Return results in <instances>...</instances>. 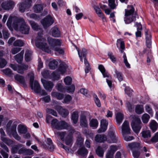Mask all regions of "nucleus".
Masks as SVG:
<instances>
[{
	"instance_id": "37998d69",
	"label": "nucleus",
	"mask_w": 158,
	"mask_h": 158,
	"mask_svg": "<svg viewBox=\"0 0 158 158\" xmlns=\"http://www.w3.org/2000/svg\"><path fill=\"white\" fill-rule=\"evenodd\" d=\"M58 64L57 61L55 60L51 61L49 64L50 68L52 69H54L57 68Z\"/></svg>"
},
{
	"instance_id": "bb28decb",
	"label": "nucleus",
	"mask_w": 158,
	"mask_h": 158,
	"mask_svg": "<svg viewBox=\"0 0 158 158\" xmlns=\"http://www.w3.org/2000/svg\"><path fill=\"white\" fill-rule=\"evenodd\" d=\"M94 8L98 16L102 19L103 22L106 21V19L99 7L95 6Z\"/></svg>"
},
{
	"instance_id": "a211bd4d",
	"label": "nucleus",
	"mask_w": 158,
	"mask_h": 158,
	"mask_svg": "<svg viewBox=\"0 0 158 158\" xmlns=\"http://www.w3.org/2000/svg\"><path fill=\"white\" fill-rule=\"evenodd\" d=\"M108 122L106 120L102 119L101 121V127L98 131V133L103 132L105 131L107 128Z\"/></svg>"
},
{
	"instance_id": "4d7b16f0",
	"label": "nucleus",
	"mask_w": 158,
	"mask_h": 158,
	"mask_svg": "<svg viewBox=\"0 0 158 158\" xmlns=\"http://www.w3.org/2000/svg\"><path fill=\"white\" fill-rule=\"evenodd\" d=\"M108 55L111 61L114 63H115L116 61V59L113 55V53L112 52H109L108 53Z\"/></svg>"
},
{
	"instance_id": "052dcab7",
	"label": "nucleus",
	"mask_w": 158,
	"mask_h": 158,
	"mask_svg": "<svg viewBox=\"0 0 158 158\" xmlns=\"http://www.w3.org/2000/svg\"><path fill=\"white\" fill-rule=\"evenodd\" d=\"M46 111L47 113L51 114L52 115H54L55 116H56L57 115V113L56 111H55L54 110L51 109L47 108L46 109Z\"/></svg>"
},
{
	"instance_id": "7c9ffc66",
	"label": "nucleus",
	"mask_w": 158,
	"mask_h": 158,
	"mask_svg": "<svg viewBox=\"0 0 158 158\" xmlns=\"http://www.w3.org/2000/svg\"><path fill=\"white\" fill-rule=\"evenodd\" d=\"M95 140L97 142H103L106 141V136L103 135H97L95 137Z\"/></svg>"
},
{
	"instance_id": "4be33fe9",
	"label": "nucleus",
	"mask_w": 158,
	"mask_h": 158,
	"mask_svg": "<svg viewBox=\"0 0 158 158\" xmlns=\"http://www.w3.org/2000/svg\"><path fill=\"white\" fill-rule=\"evenodd\" d=\"M140 144L138 143L133 142L129 143L127 146L128 149H130L133 151L134 150L140 148Z\"/></svg>"
},
{
	"instance_id": "bf43d9fd",
	"label": "nucleus",
	"mask_w": 158,
	"mask_h": 158,
	"mask_svg": "<svg viewBox=\"0 0 158 158\" xmlns=\"http://www.w3.org/2000/svg\"><path fill=\"white\" fill-rule=\"evenodd\" d=\"M126 108L129 112H132L133 110L134 107L133 105H131L130 102H127L126 103Z\"/></svg>"
},
{
	"instance_id": "1a4fd4ad",
	"label": "nucleus",
	"mask_w": 158,
	"mask_h": 158,
	"mask_svg": "<svg viewBox=\"0 0 158 158\" xmlns=\"http://www.w3.org/2000/svg\"><path fill=\"white\" fill-rule=\"evenodd\" d=\"M76 49L78 52V54L80 57V60L82 62V57L84 58V62L86 66H89V63L86 60V56L87 54L86 50L85 48H83L81 51L79 50L78 48H76Z\"/></svg>"
},
{
	"instance_id": "a878e982",
	"label": "nucleus",
	"mask_w": 158,
	"mask_h": 158,
	"mask_svg": "<svg viewBox=\"0 0 158 158\" xmlns=\"http://www.w3.org/2000/svg\"><path fill=\"white\" fill-rule=\"evenodd\" d=\"M24 53V51H22L20 53L14 56L15 60L18 63L20 64L22 63L23 59Z\"/></svg>"
},
{
	"instance_id": "cd10ccee",
	"label": "nucleus",
	"mask_w": 158,
	"mask_h": 158,
	"mask_svg": "<svg viewBox=\"0 0 158 158\" xmlns=\"http://www.w3.org/2000/svg\"><path fill=\"white\" fill-rule=\"evenodd\" d=\"M146 35V42L147 47L150 48L151 47V35L148 34L147 31L145 32Z\"/></svg>"
},
{
	"instance_id": "412c9836",
	"label": "nucleus",
	"mask_w": 158,
	"mask_h": 158,
	"mask_svg": "<svg viewBox=\"0 0 158 158\" xmlns=\"http://www.w3.org/2000/svg\"><path fill=\"white\" fill-rule=\"evenodd\" d=\"M88 152V150L84 147H80L77 151V153L81 157H86Z\"/></svg>"
},
{
	"instance_id": "c03bdc74",
	"label": "nucleus",
	"mask_w": 158,
	"mask_h": 158,
	"mask_svg": "<svg viewBox=\"0 0 158 158\" xmlns=\"http://www.w3.org/2000/svg\"><path fill=\"white\" fill-rule=\"evenodd\" d=\"M59 121L56 119H52L51 122V127L52 128L57 129L58 127H59Z\"/></svg>"
},
{
	"instance_id": "864d4df0",
	"label": "nucleus",
	"mask_w": 158,
	"mask_h": 158,
	"mask_svg": "<svg viewBox=\"0 0 158 158\" xmlns=\"http://www.w3.org/2000/svg\"><path fill=\"white\" fill-rule=\"evenodd\" d=\"M120 44V48L121 49H124L125 45L124 42L121 41L120 39H118L117 41V46L118 47V44Z\"/></svg>"
},
{
	"instance_id": "39448f33",
	"label": "nucleus",
	"mask_w": 158,
	"mask_h": 158,
	"mask_svg": "<svg viewBox=\"0 0 158 158\" xmlns=\"http://www.w3.org/2000/svg\"><path fill=\"white\" fill-rule=\"evenodd\" d=\"M128 10H125L124 21L126 24H129L136 20V17L133 15L134 9L132 6L128 7Z\"/></svg>"
},
{
	"instance_id": "603ef678",
	"label": "nucleus",
	"mask_w": 158,
	"mask_h": 158,
	"mask_svg": "<svg viewBox=\"0 0 158 158\" xmlns=\"http://www.w3.org/2000/svg\"><path fill=\"white\" fill-rule=\"evenodd\" d=\"M130 134H122L124 139L126 141H130L133 139L134 137L133 136H130L128 135Z\"/></svg>"
},
{
	"instance_id": "13d9d810",
	"label": "nucleus",
	"mask_w": 158,
	"mask_h": 158,
	"mask_svg": "<svg viewBox=\"0 0 158 158\" xmlns=\"http://www.w3.org/2000/svg\"><path fill=\"white\" fill-rule=\"evenodd\" d=\"M72 79L70 77H67L64 79V81L66 85H69L71 83Z\"/></svg>"
},
{
	"instance_id": "774afa93",
	"label": "nucleus",
	"mask_w": 158,
	"mask_h": 158,
	"mask_svg": "<svg viewBox=\"0 0 158 158\" xmlns=\"http://www.w3.org/2000/svg\"><path fill=\"white\" fill-rule=\"evenodd\" d=\"M151 141L153 142H156L158 141V132L156 133L154 136L152 138Z\"/></svg>"
},
{
	"instance_id": "0eeeda50",
	"label": "nucleus",
	"mask_w": 158,
	"mask_h": 158,
	"mask_svg": "<svg viewBox=\"0 0 158 158\" xmlns=\"http://www.w3.org/2000/svg\"><path fill=\"white\" fill-rule=\"evenodd\" d=\"M9 66L11 67L14 71H17V72L21 74H23L24 73V71L27 70L29 67L28 65L22 64L19 65L17 64H10Z\"/></svg>"
},
{
	"instance_id": "09e8293b",
	"label": "nucleus",
	"mask_w": 158,
	"mask_h": 158,
	"mask_svg": "<svg viewBox=\"0 0 158 158\" xmlns=\"http://www.w3.org/2000/svg\"><path fill=\"white\" fill-rule=\"evenodd\" d=\"M123 62L125 65V66H126V67L128 68H130V65L128 62L127 57L126 55V54L125 53H123Z\"/></svg>"
},
{
	"instance_id": "f8f14e48",
	"label": "nucleus",
	"mask_w": 158,
	"mask_h": 158,
	"mask_svg": "<svg viewBox=\"0 0 158 158\" xmlns=\"http://www.w3.org/2000/svg\"><path fill=\"white\" fill-rule=\"evenodd\" d=\"M71 131L70 132L72 133L75 132V136L77 138L76 143L77 144L81 146L83 144L84 139L82 137L80 133L76 131L73 129H72Z\"/></svg>"
},
{
	"instance_id": "20e7f679",
	"label": "nucleus",
	"mask_w": 158,
	"mask_h": 158,
	"mask_svg": "<svg viewBox=\"0 0 158 158\" xmlns=\"http://www.w3.org/2000/svg\"><path fill=\"white\" fill-rule=\"evenodd\" d=\"M12 122L9 121L6 126V131L9 135H12L14 138L17 140L21 139L20 137L16 131L17 125L15 124H13L11 125Z\"/></svg>"
},
{
	"instance_id": "c756f323",
	"label": "nucleus",
	"mask_w": 158,
	"mask_h": 158,
	"mask_svg": "<svg viewBox=\"0 0 158 158\" xmlns=\"http://www.w3.org/2000/svg\"><path fill=\"white\" fill-rule=\"evenodd\" d=\"M18 130L19 133L21 134H25L27 131V127L22 125H18Z\"/></svg>"
},
{
	"instance_id": "8fccbe9b",
	"label": "nucleus",
	"mask_w": 158,
	"mask_h": 158,
	"mask_svg": "<svg viewBox=\"0 0 158 158\" xmlns=\"http://www.w3.org/2000/svg\"><path fill=\"white\" fill-rule=\"evenodd\" d=\"M24 44V42L21 40H17L14 42L13 44L15 46L22 47Z\"/></svg>"
},
{
	"instance_id": "3c124183",
	"label": "nucleus",
	"mask_w": 158,
	"mask_h": 158,
	"mask_svg": "<svg viewBox=\"0 0 158 158\" xmlns=\"http://www.w3.org/2000/svg\"><path fill=\"white\" fill-rule=\"evenodd\" d=\"M108 5L110 8L112 9H115L116 6L114 0H109Z\"/></svg>"
},
{
	"instance_id": "aec40b11",
	"label": "nucleus",
	"mask_w": 158,
	"mask_h": 158,
	"mask_svg": "<svg viewBox=\"0 0 158 158\" xmlns=\"http://www.w3.org/2000/svg\"><path fill=\"white\" fill-rule=\"evenodd\" d=\"M51 33L52 35L54 37H59L60 36V31L59 28L56 26L52 28Z\"/></svg>"
},
{
	"instance_id": "2eb2a0df",
	"label": "nucleus",
	"mask_w": 158,
	"mask_h": 158,
	"mask_svg": "<svg viewBox=\"0 0 158 158\" xmlns=\"http://www.w3.org/2000/svg\"><path fill=\"white\" fill-rule=\"evenodd\" d=\"M41 82L44 88L47 91H51L54 86L53 83L50 81L41 79Z\"/></svg>"
},
{
	"instance_id": "f704fd0d",
	"label": "nucleus",
	"mask_w": 158,
	"mask_h": 158,
	"mask_svg": "<svg viewBox=\"0 0 158 158\" xmlns=\"http://www.w3.org/2000/svg\"><path fill=\"white\" fill-rule=\"evenodd\" d=\"M78 114L77 111L73 112L71 116V119L74 124H76L78 121Z\"/></svg>"
},
{
	"instance_id": "b1692460",
	"label": "nucleus",
	"mask_w": 158,
	"mask_h": 158,
	"mask_svg": "<svg viewBox=\"0 0 158 158\" xmlns=\"http://www.w3.org/2000/svg\"><path fill=\"white\" fill-rule=\"evenodd\" d=\"M14 78L15 80L23 84L24 87L26 86L25 84L24 78L23 76L17 74L14 76Z\"/></svg>"
},
{
	"instance_id": "4468645a",
	"label": "nucleus",
	"mask_w": 158,
	"mask_h": 158,
	"mask_svg": "<svg viewBox=\"0 0 158 158\" xmlns=\"http://www.w3.org/2000/svg\"><path fill=\"white\" fill-rule=\"evenodd\" d=\"M118 148L116 145H112L110 146L106 155V158H113L114 154L117 150Z\"/></svg>"
},
{
	"instance_id": "423d86ee",
	"label": "nucleus",
	"mask_w": 158,
	"mask_h": 158,
	"mask_svg": "<svg viewBox=\"0 0 158 158\" xmlns=\"http://www.w3.org/2000/svg\"><path fill=\"white\" fill-rule=\"evenodd\" d=\"M133 120L131 123L132 128L136 133L139 132L141 127V123L139 118L135 116H133Z\"/></svg>"
},
{
	"instance_id": "5701e85b",
	"label": "nucleus",
	"mask_w": 158,
	"mask_h": 158,
	"mask_svg": "<svg viewBox=\"0 0 158 158\" xmlns=\"http://www.w3.org/2000/svg\"><path fill=\"white\" fill-rule=\"evenodd\" d=\"M32 89H33L35 93L37 94L39 93L40 87L39 84L37 81H35L34 83L30 85Z\"/></svg>"
},
{
	"instance_id": "0e129e2a",
	"label": "nucleus",
	"mask_w": 158,
	"mask_h": 158,
	"mask_svg": "<svg viewBox=\"0 0 158 158\" xmlns=\"http://www.w3.org/2000/svg\"><path fill=\"white\" fill-rule=\"evenodd\" d=\"M115 73L116 74L118 80L120 81H122L123 80V77L121 73L118 72L116 70L115 71Z\"/></svg>"
},
{
	"instance_id": "9b49d317",
	"label": "nucleus",
	"mask_w": 158,
	"mask_h": 158,
	"mask_svg": "<svg viewBox=\"0 0 158 158\" xmlns=\"http://www.w3.org/2000/svg\"><path fill=\"white\" fill-rule=\"evenodd\" d=\"M41 22L44 28L46 29L54 23V20L51 16L48 15L42 19Z\"/></svg>"
},
{
	"instance_id": "e433bc0d",
	"label": "nucleus",
	"mask_w": 158,
	"mask_h": 158,
	"mask_svg": "<svg viewBox=\"0 0 158 158\" xmlns=\"http://www.w3.org/2000/svg\"><path fill=\"white\" fill-rule=\"evenodd\" d=\"M1 140L8 146H12L14 143L12 140L6 137H2Z\"/></svg>"
},
{
	"instance_id": "680f3d73",
	"label": "nucleus",
	"mask_w": 158,
	"mask_h": 158,
	"mask_svg": "<svg viewBox=\"0 0 158 158\" xmlns=\"http://www.w3.org/2000/svg\"><path fill=\"white\" fill-rule=\"evenodd\" d=\"M53 80H58L60 77V76L56 72H54L52 74Z\"/></svg>"
},
{
	"instance_id": "a19ab883",
	"label": "nucleus",
	"mask_w": 158,
	"mask_h": 158,
	"mask_svg": "<svg viewBox=\"0 0 158 158\" xmlns=\"http://www.w3.org/2000/svg\"><path fill=\"white\" fill-rule=\"evenodd\" d=\"M141 134L144 139L148 138L151 136V132L149 130L143 131L141 132Z\"/></svg>"
},
{
	"instance_id": "f03ea898",
	"label": "nucleus",
	"mask_w": 158,
	"mask_h": 158,
	"mask_svg": "<svg viewBox=\"0 0 158 158\" xmlns=\"http://www.w3.org/2000/svg\"><path fill=\"white\" fill-rule=\"evenodd\" d=\"M30 24L32 29L35 31L40 30L38 33V36L36 38L35 44L36 47L42 49L43 51L50 52L51 50L48 49L47 46L46 40L42 36L43 30L40 28L39 26L34 22L30 21Z\"/></svg>"
},
{
	"instance_id": "6ab92c4d",
	"label": "nucleus",
	"mask_w": 158,
	"mask_h": 158,
	"mask_svg": "<svg viewBox=\"0 0 158 158\" xmlns=\"http://www.w3.org/2000/svg\"><path fill=\"white\" fill-rule=\"evenodd\" d=\"M80 125L82 127L87 128L88 123L86 117L84 114H81L80 117Z\"/></svg>"
},
{
	"instance_id": "e2e57ef3",
	"label": "nucleus",
	"mask_w": 158,
	"mask_h": 158,
	"mask_svg": "<svg viewBox=\"0 0 158 158\" xmlns=\"http://www.w3.org/2000/svg\"><path fill=\"white\" fill-rule=\"evenodd\" d=\"M2 33L4 39H7L9 37V34L7 30L3 29L2 31Z\"/></svg>"
},
{
	"instance_id": "6e6552de",
	"label": "nucleus",
	"mask_w": 158,
	"mask_h": 158,
	"mask_svg": "<svg viewBox=\"0 0 158 158\" xmlns=\"http://www.w3.org/2000/svg\"><path fill=\"white\" fill-rule=\"evenodd\" d=\"M118 137L117 136L115 131H110L106 136V141L108 143H116L118 142Z\"/></svg>"
},
{
	"instance_id": "a18cd8bd",
	"label": "nucleus",
	"mask_w": 158,
	"mask_h": 158,
	"mask_svg": "<svg viewBox=\"0 0 158 158\" xmlns=\"http://www.w3.org/2000/svg\"><path fill=\"white\" fill-rule=\"evenodd\" d=\"M145 108L146 112L149 114L151 116H153V111L151 106L148 104H146L145 106Z\"/></svg>"
},
{
	"instance_id": "69168bd1",
	"label": "nucleus",
	"mask_w": 158,
	"mask_h": 158,
	"mask_svg": "<svg viewBox=\"0 0 158 158\" xmlns=\"http://www.w3.org/2000/svg\"><path fill=\"white\" fill-rule=\"evenodd\" d=\"M125 93L129 96H131L132 95V90L129 87H126L125 90Z\"/></svg>"
},
{
	"instance_id": "ddd939ff",
	"label": "nucleus",
	"mask_w": 158,
	"mask_h": 158,
	"mask_svg": "<svg viewBox=\"0 0 158 158\" xmlns=\"http://www.w3.org/2000/svg\"><path fill=\"white\" fill-rule=\"evenodd\" d=\"M122 134H131V129L129 124L127 121H125L123 123L121 127Z\"/></svg>"
},
{
	"instance_id": "f3484780",
	"label": "nucleus",
	"mask_w": 158,
	"mask_h": 158,
	"mask_svg": "<svg viewBox=\"0 0 158 158\" xmlns=\"http://www.w3.org/2000/svg\"><path fill=\"white\" fill-rule=\"evenodd\" d=\"M59 126L58 127L57 129L59 130H61L64 129H68L71 128L70 130V132L71 131V130L72 129H73L71 127L70 125L64 121H59Z\"/></svg>"
},
{
	"instance_id": "5fc2aeb1",
	"label": "nucleus",
	"mask_w": 158,
	"mask_h": 158,
	"mask_svg": "<svg viewBox=\"0 0 158 158\" xmlns=\"http://www.w3.org/2000/svg\"><path fill=\"white\" fill-rule=\"evenodd\" d=\"M72 142V139L71 136L68 135L66 137L65 139V142L66 144L67 145H71Z\"/></svg>"
},
{
	"instance_id": "49530a36",
	"label": "nucleus",
	"mask_w": 158,
	"mask_h": 158,
	"mask_svg": "<svg viewBox=\"0 0 158 158\" xmlns=\"http://www.w3.org/2000/svg\"><path fill=\"white\" fill-rule=\"evenodd\" d=\"M97 154L99 157H102L103 156L104 151L102 148L100 146H98L96 150Z\"/></svg>"
},
{
	"instance_id": "de8ad7c7",
	"label": "nucleus",
	"mask_w": 158,
	"mask_h": 158,
	"mask_svg": "<svg viewBox=\"0 0 158 158\" xmlns=\"http://www.w3.org/2000/svg\"><path fill=\"white\" fill-rule=\"evenodd\" d=\"M150 118V116L147 113L143 114L142 117V119L144 123H147Z\"/></svg>"
},
{
	"instance_id": "ea45409f",
	"label": "nucleus",
	"mask_w": 158,
	"mask_h": 158,
	"mask_svg": "<svg viewBox=\"0 0 158 158\" xmlns=\"http://www.w3.org/2000/svg\"><path fill=\"white\" fill-rule=\"evenodd\" d=\"M150 127L152 131L154 132L157 129L158 127V124L155 120H152L150 123Z\"/></svg>"
},
{
	"instance_id": "4c0bfd02",
	"label": "nucleus",
	"mask_w": 158,
	"mask_h": 158,
	"mask_svg": "<svg viewBox=\"0 0 158 158\" xmlns=\"http://www.w3.org/2000/svg\"><path fill=\"white\" fill-rule=\"evenodd\" d=\"M43 9V6L41 4H36L34 6L33 9L34 11L36 13H39L42 11Z\"/></svg>"
},
{
	"instance_id": "f257e3e1",
	"label": "nucleus",
	"mask_w": 158,
	"mask_h": 158,
	"mask_svg": "<svg viewBox=\"0 0 158 158\" xmlns=\"http://www.w3.org/2000/svg\"><path fill=\"white\" fill-rule=\"evenodd\" d=\"M12 21V26L15 30H19L22 33L25 34H29L30 27L26 23L23 19L10 16L6 23L7 26L10 29L11 28Z\"/></svg>"
},
{
	"instance_id": "c85d7f7f",
	"label": "nucleus",
	"mask_w": 158,
	"mask_h": 158,
	"mask_svg": "<svg viewBox=\"0 0 158 158\" xmlns=\"http://www.w3.org/2000/svg\"><path fill=\"white\" fill-rule=\"evenodd\" d=\"M102 74L104 77L107 78L106 79V82L107 83L109 87L110 88L111 87L112 81L111 80V76L108 73L106 72V71L102 73Z\"/></svg>"
},
{
	"instance_id": "c9c22d12",
	"label": "nucleus",
	"mask_w": 158,
	"mask_h": 158,
	"mask_svg": "<svg viewBox=\"0 0 158 158\" xmlns=\"http://www.w3.org/2000/svg\"><path fill=\"white\" fill-rule=\"evenodd\" d=\"M124 118L123 114L121 112H118L116 114V118L117 122L118 124H120L123 120Z\"/></svg>"
},
{
	"instance_id": "6e6d98bb",
	"label": "nucleus",
	"mask_w": 158,
	"mask_h": 158,
	"mask_svg": "<svg viewBox=\"0 0 158 158\" xmlns=\"http://www.w3.org/2000/svg\"><path fill=\"white\" fill-rule=\"evenodd\" d=\"M7 61H6L4 59L0 58V68H3L7 64Z\"/></svg>"
},
{
	"instance_id": "9d476101",
	"label": "nucleus",
	"mask_w": 158,
	"mask_h": 158,
	"mask_svg": "<svg viewBox=\"0 0 158 158\" xmlns=\"http://www.w3.org/2000/svg\"><path fill=\"white\" fill-rule=\"evenodd\" d=\"M32 1L31 0H26L20 3L19 5V10L21 12H23L25 10L31 6Z\"/></svg>"
},
{
	"instance_id": "338daca9",
	"label": "nucleus",
	"mask_w": 158,
	"mask_h": 158,
	"mask_svg": "<svg viewBox=\"0 0 158 158\" xmlns=\"http://www.w3.org/2000/svg\"><path fill=\"white\" fill-rule=\"evenodd\" d=\"M21 49L20 48H13L11 50V52L13 54H15L19 52Z\"/></svg>"
},
{
	"instance_id": "393cba45",
	"label": "nucleus",
	"mask_w": 158,
	"mask_h": 158,
	"mask_svg": "<svg viewBox=\"0 0 158 158\" xmlns=\"http://www.w3.org/2000/svg\"><path fill=\"white\" fill-rule=\"evenodd\" d=\"M68 69V66L66 64L61 63L60 65L58 70L61 74H63L67 71Z\"/></svg>"
},
{
	"instance_id": "dca6fc26",
	"label": "nucleus",
	"mask_w": 158,
	"mask_h": 158,
	"mask_svg": "<svg viewBox=\"0 0 158 158\" xmlns=\"http://www.w3.org/2000/svg\"><path fill=\"white\" fill-rule=\"evenodd\" d=\"M14 3L12 1H6L3 2L1 4L2 8L5 10H9L13 8Z\"/></svg>"
},
{
	"instance_id": "2f4dec72",
	"label": "nucleus",
	"mask_w": 158,
	"mask_h": 158,
	"mask_svg": "<svg viewBox=\"0 0 158 158\" xmlns=\"http://www.w3.org/2000/svg\"><path fill=\"white\" fill-rule=\"evenodd\" d=\"M47 143L46 146L47 148L50 151H53L54 149V146L53 145L52 140L49 138L47 139Z\"/></svg>"
},
{
	"instance_id": "79ce46f5",
	"label": "nucleus",
	"mask_w": 158,
	"mask_h": 158,
	"mask_svg": "<svg viewBox=\"0 0 158 158\" xmlns=\"http://www.w3.org/2000/svg\"><path fill=\"white\" fill-rule=\"evenodd\" d=\"M135 111L136 113L140 114L144 112L143 106L142 105H137L135 107Z\"/></svg>"
},
{
	"instance_id": "58836bf2",
	"label": "nucleus",
	"mask_w": 158,
	"mask_h": 158,
	"mask_svg": "<svg viewBox=\"0 0 158 158\" xmlns=\"http://www.w3.org/2000/svg\"><path fill=\"white\" fill-rule=\"evenodd\" d=\"M98 122L97 119H92L89 122V125L94 129L97 128L98 126Z\"/></svg>"
},
{
	"instance_id": "72a5a7b5",
	"label": "nucleus",
	"mask_w": 158,
	"mask_h": 158,
	"mask_svg": "<svg viewBox=\"0 0 158 158\" xmlns=\"http://www.w3.org/2000/svg\"><path fill=\"white\" fill-rule=\"evenodd\" d=\"M32 54V52L31 51L29 50L26 51L25 54V59L26 61H29L31 60Z\"/></svg>"
},
{
	"instance_id": "7ed1b4c3",
	"label": "nucleus",
	"mask_w": 158,
	"mask_h": 158,
	"mask_svg": "<svg viewBox=\"0 0 158 158\" xmlns=\"http://www.w3.org/2000/svg\"><path fill=\"white\" fill-rule=\"evenodd\" d=\"M48 42L51 47V48H49L48 44L47 46L49 49L51 50L50 52H48L44 51L48 53H51L52 50H54L55 52H57L60 54H63L64 53V50L61 48L60 46L61 43V40L60 39H54L51 37H48Z\"/></svg>"
},
{
	"instance_id": "473e14b6",
	"label": "nucleus",
	"mask_w": 158,
	"mask_h": 158,
	"mask_svg": "<svg viewBox=\"0 0 158 158\" xmlns=\"http://www.w3.org/2000/svg\"><path fill=\"white\" fill-rule=\"evenodd\" d=\"M59 113L63 117H65L69 114L68 110L65 109H64L61 106L59 107Z\"/></svg>"
}]
</instances>
